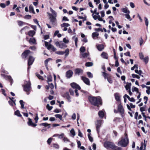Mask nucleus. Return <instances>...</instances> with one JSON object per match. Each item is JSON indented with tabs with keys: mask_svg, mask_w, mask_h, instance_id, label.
<instances>
[{
	"mask_svg": "<svg viewBox=\"0 0 150 150\" xmlns=\"http://www.w3.org/2000/svg\"><path fill=\"white\" fill-rule=\"evenodd\" d=\"M74 91L73 89H69V92L70 94L71 95H74Z\"/></svg>",
	"mask_w": 150,
	"mask_h": 150,
	"instance_id": "nucleus-53",
	"label": "nucleus"
},
{
	"mask_svg": "<svg viewBox=\"0 0 150 150\" xmlns=\"http://www.w3.org/2000/svg\"><path fill=\"white\" fill-rule=\"evenodd\" d=\"M55 116L57 118H59L60 120L62 119V116L60 114H56L55 115Z\"/></svg>",
	"mask_w": 150,
	"mask_h": 150,
	"instance_id": "nucleus-41",
	"label": "nucleus"
},
{
	"mask_svg": "<svg viewBox=\"0 0 150 150\" xmlns=\"http://www.w3.org/2000/svg\"><path fill=\"white\" fill-rule=\"evenodd\" d=\"M85 50V47H82L80 49V51L81 53H83Z\"/></svg>",
	"mask_w": 150,
	"mask_h": 150,
	"instance_id": "nucleus-49",
	"label": "nucleus"
},
{
	"mask_svg": "<svg viewBox=\"0 0 150 150\" xmlns=\"http://www.w3.org/2000/svg\"><path fill=\"white\" fill-rule=\"evenodd\" d=\"M47 81L48 83L51 82L52 80V77L51 76H49L47 78Z\"/></svg>",
	"mask_w": 150,
	"mask_h": 150,
	"instance_id": "nucleus-46",
	"label": "nucleus"
},
{
	"mask_svg": "<svg viewBox=\"0 0 150 150\" xmlns=\"http://www.w3.org/2000/svg\"><path fill=\"white\" fill-rule=\"evenodd\" d=\"M2 76L6 80L8 81L10 83V85H11L13 83V79L11 76L10 75H7L4 74H1Z\"/></svg>",
	"mask_w": 150,
	"mask_h": 150,
	"instance_id": "nucleus-8",
	"label": "nucleus"
},
{
	"mask_svg": "<svg viewBox=\"0 0 150 150\" xmlns=\"http://www.w3.org/2000/svg\"><path fill=\"white\" fill-rule=\"evenodd\" d=\"M91 134L90 133L88 134V137L90 141L91 142H92L93 139V137L91 136Z\"/></svg>",
	"mask_w": 150,
	"mask_h": 150,
	"instance_id": "nucleus-44",
	"label": "nucleus"
},
{
	"mask_svg": "<svg viewBox=\"0 0 150 150\" xmlns=\"http://www.w3.org/2000/svg\"><path fill=\"white\" fill-rule=\"evenodd\" d=\"M132 76L133 78H137L138 79H140V77L137 74H132Z\"/></svg>",
	"mask_w": 150,
	"mask_h": 150,
	"instance_id": "nucleus-48",
	"label": "nucleus"
},
{
	"mask_svg": "<svg viewBox=\"0 0 150 150\" xmlns=\"http://www.w3.org/2000/svg\"><path fill=\"white\" fill-rule=\"evenodd\" d=\"M52 59L51 58H49L47 59H46L45 62V66L46 67V68L47 70H48V68L47 67V64L48 62L51 60Z\"/></svg>",
	"mask_w": 150,
	"mask_h": 150,
	"instance_id": "nucleus-25",
	"label": "nucleus"
},
{
	"mask_svg": "<svg viewBox=\"0 0 150 150\" xmlns=\"http://www.w3.org/2000/svg\"><path fill=\"white\" fill-rule=\"evenodd\" d=\"M103 122V120H97L96 123V130L98 133L100 132V128Z\"/></svg>",
	"mask_w": 150,
	"mask_h": 150,
	"instance_id": "nucleus-7",
	"label": "nucleus"
},
{
	"mask_svg": "<svg viewBox=\"0 0 150 150\" xmlns=\"http://www.w3.org/2000/svg\"><path fill=\"white\" fill-rule=\"evenodd\" d=\"M29 12L30 13H32L33 14H35V12L34 11L33 6L31 5H30L29 7Z\"/></svg>",
	"mask_w": 150,
	"mask_h": 150,
	"instance_id": "nucleus-22",
	"label": "nucleus"
},
{
	"mask_svg": "<svg viewBox=\"0 0 150 150\" xmlns=\"http://www.w3.org/2000/svg\"><path fill=\"white\" fill-rule=\"evenodd\" d=\"M115 99L116 100L118 101L120 100V96L119 93H115Z\"/></svg>",
	"mask_w": 150,
	"mask_h": 150,
	"instance_id": "nucleus-28",
	"label": "nucleus"
},
{
	"mask_svg": "<svg viewBox=\"0 0 150 150\" xmlns=\"http://www.w3.org/2000/svg\"><path fill=\"white\" fill-rule=\"evenodd\" d=\"M135 72L137 74H139V75L141 76L142 77L143 76L142 75H141V74L142 73V71L141 70H140L139 71L138 70L136 69L135 71Z\"/></svg>",
	"mask_w": 150,
	"mask_h": 150,
	"instance_id": "nucleus-35",
	"label": "nucleus"
},
{
	"mask_svg": "<svg viewBox=\"0 0 150 150\" xmlns=\"http://www.w3.org/2000/svg\"><path fill=\"white\" fill-rule=\"evenodd\" d=\"M86 66L87 67H91L93 65V63L92 62H87L86 63Z\"/></svg>",
	"mask_w": 150,
	"mask_h": 150,
	"instance_id": "nucleus-38",
	"label": "nucleus"
},
{
	"mask_svg": "<svg viewBox=\"0 0 150 150\" xmlns=\"http://www.w3.org/2000/svg\"><path fill=\"white\" fill-rule=\"evenodd\" d=\"M71 134L73 135L74 137L76 135L74 129H72L70 131Z\"/></svg>",
	"mask_w": 150,
	"mask_h": 150,
	"instance_id": "nucleus-39",
	"label": "nucleus"
},
{
	"mask_svg": "<svg viewBox=\"0 0 150 150\" xmlns=\"http://www.w3.org/2000/svg\"><path fill=\"white\" fill-rule=\"evenodd\" d=\"M131 85V83H127L125 86V88L127 90H130V86Z\"/></svg>",
	"mask_w": 150,
	"mask_h": 150,
	"instance_id": "nucleus-27",
	"label": "nucleus"
},
{
	"mask_svg": "<svg viewBox=\"0 0 150 150\" xmlns=\"http://www.w3.org/2000/svg\"><path fill=\"white\" fill-rule=\"evenodd\" d=\"M64 134L63 133H62V134L60 135L59 134V136H58V138L60 139H61L62 138H64Z\"/></svg>",
	"mask_w": 150,
	"mask_h": 150,
	"instance_id": "nucleus-54",
	"label": "nucleus"
},
{
	"mask_svg": "<svg viewBox=\"0 0 150 150\" xmlns=\"http://www.w3.org/2000/svg\"><path fill=\"white\" fill-rule=\"evenodd\" d=\"M71 85L72 87L75 89L74 90V92L76 93V96H78L79 94L78 92V90L77 89L80 90L81 89L80 86L76 83L74 82L71 83Z\"/></svg>",
	"mask_w": 150,
	"mask_h": 150,
	"instance_id": "nucleus-6",
	"label": "nucleus"
},
{
	"mask_svg": "<svg viewBox=\"0 0 150 150\" xmlns=\"http://www.w3.org/2000/svg\"><path fill=\"white\" fill-rule=\"evenodd\" d=\"M107 79L108 82L110 83H111L112 82V80L110 78L108 77L107 78Z\"/></svg>",
	"mask_w": 150,
	"mask_h": 150,
	"instance_id": "nucleus-62",
	"label": "nucleus"
},
{
	"mask_svg": "<svg viewBox=\"0 0 150 150\" xmlns=\"http://www.w3.org/2000/svg\"><path fill=\"white\" fill-rule=\"evenodd\" d=\"M50 49H51L54 52L55 51L57 50L56 48L53 46L51 44H50L49 46H48V47H47V49L48 50H49Z\"/></svg>",
	"mask_w": 150,
	"mask_h": 150,
	"instance_id": "nucleus-17",
	"label": "nucleus"
},
{
	"mask_svg": "<svg viewBox=\"0 0 150 150\" xmlns=\"http://www.w3.org/2000/svg\"><path fill=\"white\" fill-rule=\"evenodd\" d=\"M118 110L121 114L122 116H123L122 114L124 113V110L121 104H119L118 105Z\"/></svg>",
	"mask_w": 150,
	"mask_h": 150,
	"instance_id": "nucleus-11",
	"label": "nucleus"
},
{
	"mask_svg": "<svg viewBox=\"0 0 150 150\" xmlns=\"http://www.w3.org/2000/svg\"><path fill=\"white\" fill-rule=\"evenodd\" d=\"M29 42L30 43L35 44L36 43V40L35 39L33 38H30L29 40Z\"/></svg>",
	"mask_w": 150,
	"mask_h": 150,
	"instance_id": "nucleus-26",
	"label": "nucleus"
},
{
	"mask_svg": "<svg viewBox=\"0 0 150 150\" xmlns=\"http://www.w3.org/2000/svg\"><path fill=\"white\" fill-rule=\"evenodd\" d=\"M103 145L104 147L107 149L110 148L113 150H122V149L121 148L116 146L113 143L109 141L104 142Z\"/></svg>",
	"mask_w": 150,
	"mask_h": 150,
	"instance_id": "nucleus-3",
	"label": "nucleus"
},
{
	"mask_svg": "<svg viewBox=\"0 0 150 150\" xmlns=\"http://www.w3.org/2000/svg\"><path fill=\"white\" fill-rule=\"evenodd\" d=\"M34 60V58L33 57L30 56L28 60V70L30 68V66L33 64Z\"/></svg>",
	"mask_w": 150,
	"mask_h": 150,
	"instance_id": "nucleus-9",
	"label": "nucleus"
},
{
	"mask_svg": "<svg viewBox=\"0 0 150 150\" xmlns=\"http://www.w3.org/2000/svg\"><path fill=\"white\" fill-rule=\"evenodd\" d=\"M90 102L93 105L98 106L100 104H102V101L101 98L99 97H90L89 98Z\"/></svg>",
	"mask_w": 150,
	"mask_h": 150,
	"instance_id": "nucleus-4",
	"label": "nucleus"
},
{
	"mask_svg": "<svg viewBox=\"0 0 150 150\" xmlns=\"http://www.w3.org/2000/svg\"><path fill=\"white\" fill-rule=\"evenodd\" d=\"M50 11L52 13H49L50 23L54 26H56L57 24V19L56 18V17H57V13L51 8H50Z\"/></svg>",
	"mask_w": 150,
	"mask_h": 150,
	"instance_id": "nucleus-1",
	"label": "nucleus"
},
{
	"mask_svg": "<svg viewBox=\"0 0 150 150\" xmlns=\"http://www.w3.org/2000/svg\"><path fill=\"white\" fill-rule=\"evenodd\" d=\"M69 25H70L69 24L66 23H64L61 25V26L62 27H68L69 26Z\"/></svg>",
	"mask_w": 150,
	"mask_h": 150,
	"instance_id": "nucleus-40",
	"label": "nucleus"
},
{
	"mask_svg": "<svg viewBox=\"0 0 150 150\" xmlns=\"http://www.w3.org/2000/svg\"><path fill=\"white\" fill-rule=\"evenodd\" d=\"M73 72L72 70H69L67 71L66 74V77L67 78H70L72 76Z\"/></svg>",
	"mask_w": 150,
	"mask_h": 150,
	"instance_id": "nucleus-14",
	"label": "nucleus"
},
{
	"mask_svg": "<svg viewBox=\"0 0 150 150\" xmlns=\"http://www.w3.org/2000/svg\"><path fill=\"white\" fill-rule=\"evenodd\" d=\"M144 143L143 142H142L141 143V146L140 148V150H142L143 149V148L144 147Z\"/></svg>",
	"mask_w": 150,
	"mask_h": 150,
	"instance_id": "nucleus-56",
	"label": "nucleus"
},
{
	"mask_svg": "<svg viewBox=\"0 0 150 150\" xmlns=\"http://www.w3.org/2000/svg\"><path fill=\"white\" fill-rule=\"evenodd\" d=\"M82 80L83 81L86 85H90V82L88 78H86L84 76H82Z\"/></svg>",
	"mask_w": 150,
	"mask_h": 150,
	"instance_id": "nucleus-13",
	"label": "nucleus"
},
{
	"mask_svg": "<svg viewBox=\"0 0 150 150\" xmlns=\"http://www.w3.org/2000/svg\"><path fill=\"white\" fill-rule=\"evenodd\" d=\"M14 114L15 115L18 117H21L22 115L20 113V111L18 110H17L15 112Z\"/></svg>",
	"mask_w": 150,
	"mask_h": 150,
	"instance_id": "nucleus-31",
	"label": "nucleus"
},
{
	"mask_svg": "<svg viewBox=\"0 0 150 150\" xmlns=\"http://www.w3.org/2000/svg\"><path fill=\"white\" fill-rule=\"evenodd\" d=\"M144 20L145 21V24L146 26V28H147L149 24V21L148 19L146 17H144Z\"/></svg>",
	"mask_w": 150,
	"mask_h": 150,
	"instance_id": "nucleus-36",
	"label": "nucleus"
},
{
	"mask_svg": "<svg viewBox=\"0 0 150 150\" xmlns=\"http://www.w3.org/2000/svg\"><path fill=\"white\" fill-rule=\"evenodd\" d=\"M138 68V65L137 64H135L134 66L131 68V70H133L134 69Z\"/></svg>",
	"mask_w": 150,
	"mask_h": 150,
	"instance_id": "nucleus-60",
	"label": "nucleus"
},
{
	"mask_svg": "<svg viewBox=\"0 0 150 150\" xmlns=\"http://www.w3.org/2000/svg\"><path fill=\"white\" fill-rule=\"evenodd\" d=\"M83 71L80 69H76L75 70V74H76L79 75L80 73H82Z\"/></svg>",
	"mask_w": 150,
	"mask_h": 150,
	"instance_id": "nucleus-18",
	"label": "nucleus"
},
{
	"mask_svg": "<svg viewBox=\"0 0 150 150\" xmlns=\"http://www.w3.org/2000/svg\"><path fill=\"white\" fill-rule=\"evenodd\" d=\"M30 51L29 50L25 51L22 54V57L23 58H26L28 56H30Z\"/></svg>",
	"mask_w": 150,
	"mask_h": 150,
	"instance_id": "nucleus-10",
	"label": "nucleus"
},
{
	"mask_svg": "<svg viewBox=\"0 0 150 150\" xmlns=\"http://www.w3.org/2000/svg\"><path fill=\"white\" fill-rule=\"evenodd\" d=\"M53 147L57 149H58L59 148V145L58 144H53Z\"/></svg>",
	"mask_w": 150,
	"mask_h": 150,
	"instance_id": "nucleus-61",
	"label": "nucleus"
},
{
	"mask_svg": "<svg viewBox=\"0 0 150 150\" xmlns=\"http://www.w3.org/2000/svg\"><path fill=\"white\" fill-rule=\"evenodd\" d=\"M47 108L49 110H51L52 108H53V107L52 106H50L49 104H47V105L46 106Z\"/></svg>",
	"mask_w": 150,
	"mask_h": 150,
	"instance_id": "nucleus-52",
	"label": "nucleus"
},
{
	"mask_svg": "<svg viewBox=\"0 0 150 150\" xmlns=\"http://www.w3.org/2000/svg\"><path fill=\"white\" fill-rule=\"evenodd\" d=\"M50 124H48L46 123H42L40 124V126H44L45 127H47V126H48V128H50Z\"/></svg>",
	"mask_w": 150,
	"mask_h": 150,
	"instance_id": "nucleus-29",
	"label": "nucleus"
},
{
	"mask_svg": "<svg viewBox=\"0 0 150 150\" xmlns=\"http://www.w3.org/2000/svg\"><path fill=\"white\" fill-rule=\"evenodd\" d=\"M21 106V108L22 109L24 108V102L23 100H20L19 101Z\"/></svg>",
	"mask_w": 150,
	"mask_h": 150,
	"instance_id": "nucleus-42",
	"label": "nucleus"
},
{
	"mask_svg": "<svg viewBox=\"0 0 150 150\" xmlns=\"http://www.w3.org/2000/svg\"><path fill=\"white\" fill-rule=\"evenodd\" d=\"M16 100H10L8 101V103L9 105L12 106H13V105H16V103H15Z\"/></svg>",
	"mask_w": 150,
	"mask_h": 150,
	"instance_id": "nucleus-21",
	"label": "nucleus"
},
{
	"mask_svg": "<svg viewBox=\"0 0 150 150\" xmlns=\"http://www.w3.org/2000/svg\"><path fill=\"white\" fill-rule=\"evenodd\" d=\"M122 12L126 13H130V11L128 10L127 8H123L122 9Z\"/></svg>",
	"mask_w": 150,
	"mask_h": 150,
	"instance_id": "nucleus-23",
	"label": "nucleus"
},
{
	"mask_svg": "<svg viewBox=\"0 0 150 150\" xmlns=\"http://www.w3.org/2000/svg\"><path fill=\"white\" fill-rule=\"evenodd\" d=\"M101 56L104 59H107L108 57L107 54L104 52L101 54Z\"/></svg>",
	"mask_w": 150,
	"mask_h": 150,
	"instance_id": "nucleus-19",
	"label": "nucleus"
},
{
	"mask_svg": "<svg viewBox=\"0 0 150 150\" xmlns=\"http://www.w3.org/2000/svg\"><path fill=\"white\" fill-rule=\"evenodd\" d=\"M129 13H126L125 14V17L127 18V19H129V21H131L132 20V19L131 18V17H130L129 15Z\"/></svg>",
	"mask_w": 150,
	"mask_h": 150,
	"instance_id": "nucleus-32",
	"label": "nucleus"
},
{
	"mask_svg": "<svg viewBox=\"0 0 150 150\" xmlns=\"http://www.w3.org/2000/svg\"><path fill=\"white\" fill-rule=\"evenodd\" d=\"M63 140L64 142H69V140L66 137H64Z\"/></svg>",
	"mask_w": 150,
	"mask_h": 150,
	"instance_id": "nucleus-64",
	"label": "nucleus"
},
{
	"mask_svg": "<svg viewBox=\"0 0 150 150\" xmlns=\"http://www.w3.org/2000/svg\"><path fill=\"white\" fill-rule=\"evenodd\" d=\"M144 40H143L142 38H141L139 40V43H140V45L141 46V45L143 43Z\"/></svg>",
	"mask_w": 150,
	"mask_h": 150,
	"instance_id": "nucleus-63",
	"label": "nucleus"
},
{
	"mask_svg": "<svg viewBox=\"0 0 150 150\" xmlns=\"http://www.w3.org/2000/svg\"><path fill=\"white\" fill-rule=\"evenodd\" d=\"M99 35V34L97 32L93 33L92 34L93 38H94L95 37H97Z\"/></svg>",
	"mask_w": 150,
	"mask_h": 150,
	"instance_id": "nucleus-33",
	"label": "nucleus"
},
{
	"mask_svg": "<svg viewBox=\"0 0 150 150\" xmlns=\"http://www.w3.org/2000/svg\"><path fill=\"white\" fill-rule=\"evenodd\" d=\"M28 121L27 122L28 125L29 126H31L33 127H35L37 125L36 123H33L32 120V119L30 118H28Z\"/></svg>",
	"mask_w": 150,
	"mask_h": 150,
	"instance_id": "nucleus-12",
	"label": "nucleus"
},
{
	"mask_svg": "<svg viewBox=\"0 0 150 150\" xmlns=\"http://www.w3.org/2000/svg\"><path fill=\"white\" fill-rule=\"evenodd\" d=\"M36 76L40 79L43 80V78L38 74H36Z\"/></svg>",
	"mask_w": 150,
	"mask_h": 150,
	"instance_id": "nucleus-59",
	"label": "nucleus"
},
{
	"mask_svg": "<svg viewBox=\"0 0 150 150\" xmlns=\"http://www.w3.org/2000/svg\"><path fill=\"white\" fill-rule=\"evenodd\" d=\"M87 75L88 77L90 78H92L93 77V75L90 72H88L87 73Z\"/></svg>",
	"mask_w": 150,
	"mask_h": 150,
	"instance_id": "nucleus-45",
	"label": "nucleus"
},
{
	"mask_svg": "<svg viewBox=\"0 0 150 150\" xmlns=\"http://www.w3.org/2000/svg\"><path fill=\"white\" fill-rule=\"evenodd\" d=\"M124 137H122L120 140L117 143L119 146L122 147H125L128 144L129 141L127 134L125 133L124 134Z\"/></svg>",
	"mask_w": 150,
	"mask_h": 150,
	"instance_id": "nucleus-2",
	"label": "nucleus"
},
{
	"mask_svg": "<svg viewBox=\"0 0 150 150\" xmlns=\"http://www.w3.org/2000/svg\"><path fill=\"white\" fill-rule=\"evenodd\" d=\"M31 84L30 81H25L24 84L23 86L24 91L26 92H29L31 88Z\"/></svg>",
	"mask_w": 150,
	"mask_h": 150,
	"instance_id": "nucleus-5",
	"label": "nucleus"
},
{
	"mask_svg": "<svg viewBox=\"0 0 150 150\" xmlns=\"http://www.w3.org/2000/svg\"><path fill=\"white\" fill-rule=\"evenodd\" d=\"M66 47V45L65 43L63 42H60V44L59 47L61 48H63Z\"/></svg>",
	"mask_w": 150,
	"mask_h": 150,
	"instance_id": "nucleus-30",
	"label": "nucleus"
},
{
	"mask_svg": "<svg viewBox=\"0 0 150 150\" xmlns=\"http://www.w3.org/2000/svg\"><path fill=\"white\" fill-rule=\"evenodd\" d=\"M52 138H49L47 140V142L48 144H50L52 142Z\"/></svg>",
	"mask_w": 150,
	"mask_h": 150,
	"instance_id": "nucleus-55",
	"label": "nucleus"
},
{
	"mask_svg": "<svg viewBox=\"0 0 150 150\" xmlns=\"http://www.w3.org/2000/svg\"><path fill=\"white\" fill-rule=\"evenodd\" d=\"M149 59V58L147 56L144 58L142 60H143V61L144 62L145 64H146L148 62Z\"/></svg>",
	"mask_w": 150,
	"mask_h": 150,
	"instance_id": "nucleus-34",
	"label": "nucleus"
},
{
	"mask_svg": "<svg viewBox=\"0 0 150 150\" xmlns=\"http://www.w3.org/2000/svg\"><path fill=\"white\" fill-rule=\"evenodd\" d=\"M31 16L30 15H26L24 17V18L26 19H30L31 18Z\"/></svg>",
	"mask_w": 150,
	"mask_h": 150,
	"instance_id": "nucleus-57",
	"label": "nucleus"
},
{
	"mask_svg": "<svg viewBox=\"0 0 150 150\" xmlns=\"http://www.w3.org/2000/svg\"><path fill=\"white\" fill-rule=\"evenodd\" d=\"M132 92H134V91L136 92L137 93H139L138 89L135 87H134L132 88Z\"/></svg>",
	"mask_w": 150,
	"mask_h": 150,
	"instance_id": "nucleus-37",
	"label": "nucleus"
},
{
	"mask_svg": "<svg viewBox=\"0 0 150 150\" xmlns=\"http://www.w3.org/2000/svg\"><path fill=\"white\" fill-rule=\"evenodd\" d=\"M78 132H79L78 136L81 137H83V134H82V133L81 132L80 129H79Z\"/></svg>",
	"mask_w": 150,
	"mask_h": 150,
	"instance_id": "nucleus-58",
	"label": "nucleus"
},
{
	"mask_svg": "<svg viewBox=\"0 0 150 150\" xmlns=\"http://www.w3.org/2000/svg\"><path fill=\"white\" fill-rule=\"evenodd\" d=\"M104 48V45L103 44L99 45L97 46V48L100 51H102Z\"/></svg>",
	"mask_w": 150,
	"mask_h": 150,
	"instance_id": "nucleus-20",
	"label": "nucleus"
},
{
	"mask_svg": "<svg viewBox=\"0 0 150 150\" xmlns=\"http://www.w3.org/2000/svg\"><path fill=\"white\" fill-rule=\"evenodd\" d=\"M35 32L34 30H30L28 33V34L30 36L33 37L35 34Z\"/></svg>",
	"mask_w": 150,
	"mask_h": 150,
	"instance_id": "nucleus-24",
	"label": "nucleus"
},
{
	"mask_svg": "<svg viewBox=\"0 0 150 150\" xmlns=\"http://www.w3.org/2000/svg\"><path fill=\"white\" fill-rule=\"evenodd\" d=\"M18 25L19 26H22L24 24H25V23L22 21H17Z\"/></svg>",
	"mask_w": 150,
	"mask_h": 150,
	"instance_id": "nucleus-43",
	"label": "nucleus"
},
{
	"mask_svg": "<svg viewBox=\"0 0 150 150\" xmlns=\"http://www.w3.org/2000/svg\"><path fill=\"white\" fill-rule=\"evenodd\" d=\"M99 117L100 118H102L104 116V110L100 111L98 113Z\"/></svg>",
	"mask_w": 150,
	"mask_h": 150,
	"instance_id": "nucleus-16",
	"label": "nucleus"
},
{
	"mask_svg": "<svg viewBox=\"0 0 150 150\" xmlns=\"http://www.w3.org/2000/svg\"><path fill=\"white\" fill-rule=\"evenodd\" d=\"M62 96L64 98H66L67 99L69 102H71V97L68 92H66L64 93L62 95Z\"/></svg>",
	"mask_w": 150,
	"mask_h": 150,
	"instance_id": "nucleus-15",
	"label": "nucleus"
},
{
	"mask_svg": "<svg viewBox=\"0 0 150 150\" xmlns=\"http://www.w3.org/2000/svg\"><path fill=\"white\" fill-rule=\"evenodd\" d=\"M139 58L140 59H143L144 57V56L143 54V53L142 52L139 53Z\"/></svg>",
	"mask_w": 150,
	"mask_h": 150,
	"instance_id": "nucleus-51",
	"label": "nucleus"
},
{
	"mask_svg": "<svg viewBox=\"0 0 150 150\" xmlns=\"http://www.w3.org/2000/svg\"><path fill=\"white\" fill-rule=\"evenodd\" d=\"M55 53L58 54L59 55H63L64 54V52L63 51H57L55 52Z\"/></svg>",
	"mask_w": 150,
	"mask_h": 150,
	"instance_id": "nucleus-50",
	"label": "nucleus"
},
{
	"mask_svg": "<svg viewBox=\"0 0 150 150\" xmlns=\"http://www.w3.org/2000/svg\"><path fill=\"white\" fill-rule=\"evenodd\" d=\"M81 54L83 57L85 58L88 56V53H82Z\"/></svg>",
	"mask_w": 150,
	"mask_h": 150,
	"instance_id": "nucleus-47",
	"label": "nucleus"
}]
</instances>
